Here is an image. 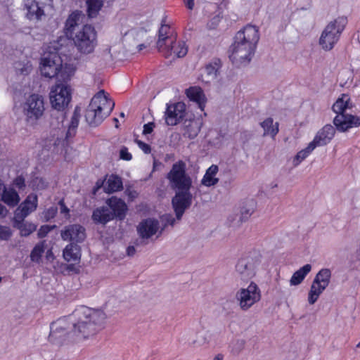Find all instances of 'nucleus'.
<instances>
[{
  "label": "nucleus",
  "instance_id": "1",
  "mask_svg": "<svg viewBox=\"0 0 360 360\" xmlns=\"http://www.w3.org/2000/svg\"><path fill=\"white\" fill-rule=\"evenodd\" d=\"M105 319L106 315L103 311L82 307L72 316L53 322L50 327L49 340L53 344H62L70 332L87 338L103 328Z\"/></svg>",
  "mask_w": 360,
  "mask_h": 360
},
{
  "label": "nucleus",
  "instance_id": "2",
  "mask_svg": "<svg viewBox=\"0 0 360 360\" xmlns=\"http://www.w3.org/2000/svg\"><path fill=\"white\" fill-rule=\"evenodd\" d=\"M49 98L51 104L55 110L51 112V124L59 129L65 120L63 110L71 100V89L66 84L57 82L51 87Z\"/></svg>",
  "mask_w": 360,
  "mask_h": 360
},
{
  "label": "nucleus",
  "instance_id": "3",
  "mask_svg": "<svg viewBox=\"0 0 360 360\" xmlns=\"http://www.w3.org/2000/svg\"><path fill=\"white\" fill-rule=\"evenodd\" d=\"M115 103L108 97L104 90L99 91L92 98L86 110L85 119L92 127L100 124L110 115Z\"/></svg>",
  "mask_w": 360,
  "mask_h": 360
},
{
  "label": "nucleus",
  "instance_id": "4",
  "mask_svg": "<svg viewBox=\"0 0 360 360\" xmlns=\"http://www.w3.org/2000/svg\"><path fill=\"white\" fill-rule=\"evenodd\" d=\"M349 98L343 94L333 105V110L337 114L333 124L339 131L345 132L350 128L360 126V117L347 112L349 108Z\"/></svg>",
  "mask_w": 360,
  "mask_h": 360
},
{
  "label": "nucleus",
  "instance_id": "5",
  "mask_svg": "<svg viewBox=\"0 0 360 360\" xmlns=\"http://www.w3.org/2000/svg\"><path fill=\"white\" fill-rule=\"evenodd\" d=\"M347 23V18L340 16L327 24L319 41V45L324 51H328L333 49L339 41Z\"/></svg>",
  "mask_w": 360,
  "mask_h": 360
},
{
  "label": "nucleus",
  "instance_id": "6",
  "mask_svg": "<svg viewBox=\"0 0 360 360\" xmlns=\"http://www.w3.org/2000/svg\"><path fill=\"white\" fill-rule=\"evenodd\" d=\"M170 188L176 191H190L192 179L186 172V165L179 160L175 162L167 175Z\"/></svg>",
  "mask_w": 360,
  "mask_h": 360
},
{
  "label": "nucleus",
  "instance_id": "7",
  "mask_svg": "<svg viewBox=\"0 0 360 360\" xmlns=\"http://www.w3.org/2000/svg\"><path fill=\"white\" fill-rule=\"evenodd\" d=\"M73 41L77 50L82 53H91L97 44L96 32L91 25H85L75 32Z\"/></svg>",
  "mask_w": 360,
  "mask_h": 360
},
{
  "label": "nucleus",
  "instance_id": "8",
  "mask_svg": "<svg viewBox=\"0 0 360 360\" xmlns=\"http://www.w3.org/2000/svg\"><path fill=\"white\" fill-rule=\"evenodd\" d=\"M331 275V270L328 268L321 269L316 274L308 292L307 300L309 304H314L328 286L330 282Z\"/></svg>",
  "mask_w": 360,
  "mask_h": 360
},
{
  "label": "nucleus",
  "instance_id": "9",
  "mask_svg": "<svg viewBox=\"0 0 360 360\" xmlns=\"http://www.w3.org/2000/svg\"><path fill=\"white\" fill-rule=\"evenodd\" d=\"M45 110L44 101L41 96L32 94L23 104V112L28 122H35L44 115Z\"/></svg>",
  "mask_w": 360,
  "mask_h": 360
},
{
  "label": "nucleus",
  "instance_id": "10",
  "mask_svg": "<svg viewBox=\"0 0 360 360\" xmlns=\"http://www.w3.org/2000/svg\"><path fill=\"white\" fill-rule=\"evenodd\" d=\"M240 308L243 311L248 310L261 299L260 290L253 282L246 288H240L236 295Z\"/></svg>",
  "mask_w": 360,
  "mask_h": 360
},
{
  "label": "nucleus",
  "instance_id": "11",
  "mask_svg": "<svg viewBox=\"0 0 360 360\" xmlns=\"http://www.w3.org/2000/svg\"><path fill=\"white\" fill-rule=\"evenodd\" d=\"M255 49V46L233 41L229 49V58L236 66L246 65L252 60Z\"/></svg>",
  "mask_w": 360,
  "mask_h": 360
},
{
  "label": "nucleus",
  "instance_id": "12",
  "mask_svg": "<svg viewBox=\"0 0 360 360\" xmlns=\"http://www.w3.org/2000/svg\"><path fill=\"white\" fill-rule=\"evenodd\" d=\"M260 264V259L258 256H247L240 259L236 265L237 276L242 281H246L252 278L258 266Z\"/></svg>",
  "mask_w": 360,
  "mask_h": 360
},
{
  "label": "nucleus",
  "instance_id": "13",
  "mask_svg": "<svg viewBox=\"0 0 360 360\" xmlns=\"http://www.w3.org/2000/svg\"><path fill=\"white\" fill-rule=\"evenodd\" d=\"M51 5L52 0H25L26 15L30 20H41Z\"/></svg>",
  "mask_w": 360,
  "mask_h": 360
},
{
  "label": "nucleus",
  "instance_id": "14",
  "mask_svg": "<svg viewBox=\"0 0 360 360\" xmlns=\"http://www.w3.org/2000/svg\"><path fill=\"white\" fill-rule=\"evenodd\" d=\"M162 229L160 230V224L157 219L148 218L141 221L137 226V232L141 238V243L148 244L149 239L159 233H162Z\"/></svg>",
  "mask_w": 360,
  "mask_h": 360
},
{
  "label": "nucleus",
  "instance_id": "15",
  "mask_svg": "<svg viewBox=\"0 0 360 360\" xmlns=\"http://www.w3.org/2000/svg\"><path fill=\"white\" fill-rule=\"evenodd\" d=\"M193 195L190 191H176L172 198V204L176 214L177 221H180L185 211L192 204Z\"/></svg>",
  "mask_w": 360,
  "mask_h": 360
},
{
  "label": "nucleus",
  "instance_id": "16",
  "mask_svg": "<svg viewBox=\"0 0 360 360\" xmlns=\"http://www.w3.org/2000/svg\"><path fill=\"white\" fill-rule=\"evenodd\" d=\"M60 236L63 240L70 241L71 243H82L86 238V230L80 224H69L61 230Z\"/></svg>",
  "mask_w": 360,
  "mask_h": 360
},
{
  "label": "nucleus",
  "instance_id": "17",
  "mask_svg": "<svg viewBox=\"0 0 360 360\" xmlns=\"http://www.w3.org/2000/svg\"><path fill=\"white\" fill-rule=\"evenodd\" d=\"M259 39L258 29L253 25H247L236 33L234 41L256 47Z\"/></svg>",
  "mask_w": 360,
  "mask_h": 360
},
{
  "label": "nucleus",
  "instance_id": "18",
  "mask_svg": "<svg viewBox=\"0 0 360 360\" xmlns=\"http://www.w3.org/2000/svg\"><path fill=\"white\" fill-rule=\"evenodd\" d=\"M60 66V58L56 54H51L48 57H44L40 67L41 75L49 78L57 77Z\"/></svg>",
  "mask_w": 360,
  "mask_h": 360
},
{
  "label": "nucleus",
  "instance_id": "19",
  "mask_svg": "<svg viewBox=\"0 0 360 360\" xmlns=\"http://www.w3.org/2000/svg\"><path fill=\"white\" fill-rule=\"evenodd\" d=\"M185 111L186 106L181 102L168 105L165 112V122L167 125L177 124L184 117Z\"/></svg>",
  "mask_w": 360,
  "mask_h": 360
},
{
  "label": "nucleus",
  "instance_id": "20",
  "mask_svg": "<svg viewBox=\"0 0 360 360\" xmlns=\"http://www.w3.org/2000/svg\"><path fill=\"white\" fill-rule=\"evenodd\" d=\"M37 207V197L34 194L29 195L25 200L15 210L13 219H25L34 212Z\"/></svg>",
  "mask_w": 360,
  "mask_h": 360
},
{
  "label": "nucleus",
  "instance_id": "21",
  "mask_svg": "<svg viewBox=\"0 0 360 360\" xmlns=\"http://www.w3.org/2000/svg\"><path fill=\"white\" fill-rule=\"evenodd\" d=\"M335 134V129L330 124H326L317 131L313 141L310 143L314 145L315 148L326 146L333 139Z\"/></svg>",
  "mask_w": 360,
  "mask_h": 360
},
{
  "label": "nucleus",
  "instance_id": "22",
  "mask_svg": "<svg viewBox=\"0 0 360 360\" xmlns=\"http://www.w3.org/2000/svg\"><path fill=\"white\" fill-rule=\"evenodd\" d=\"M170 27L168 25H162L159 30L157 47L162 54L168 55L169 51L167 49V44H172L175 39V36L169 34Z\"/></svg>",
  "mask_w": 360,
  "mask_h": 360
},
{
  "label": "nucleus",
  "instance_id": "23",
  "mask_svg": "<svg viewBox=\"0 0 360 360\" xmlns=\"http://www.w3.org/2000/svg\"><path fill=\"white\" fill-rule=\"evenodd\" d=\"M202 122L200 119L185 120L182 125V134L185 138L195 139L200 131Z\"/></svg>",
  "mask_w": 360,
  "mask_h": 360
},
{
  "label": "nucleus",
  "instance_id": "24",
  "mask_svg": "<svg viewBox=\"0 0 360 360\" xmlns=\"http://www.w3.org/2000/svg\"><path fill=\"white\" fill-rule=\"evenodd\" d=\"M108 207L112 212L113 218L117 217L120 219H124L127 210L125 202L116 197H112L107 200Z\"/></svg>",
  "mask_w": 360,
  "mask_h": 360
},
{
  "label": "nucleus",
  "instance_id": "25",
  "mask_svg": "<svg viewBox=\"0 0 360 360\" xmlns=\"http://www.w3.org/2000/svg\"><path fill=\"white\" fill-rule=\"evenodd\" d=\"M186 94L190 100L197 103L199 108L203 110L206 103V97L201 88L198 86L190 87L186 90Z\"/></svg>",
  "mask_w": 360,
  "mask_h": 360
},
{
  "label": "nucleus",
  "instance_id": "26",
  "mask_svg": "<svg viewBox=\"0 0 360 360\" xmlns=\"http://www.w3.org/2000/svg\"><path fill=\"white\" fill-rule=\"evenodd\" d=\"M167 49L169 51L168 55L163 54L166 58L172 56L182 58L187 54L188 47L184 41H176V39L172 44H167Z\"/></svg>",
  "mask_w": 360,
  "mask_h": 360
},
{
  "label": "nucleus",
  "instance_id": "27",
  "mask_svg": "<svg viewBox=\"0 0 360 360\" xmlns=\"http://www.w3.org/2000/svg\"><path fill=\"white\" fill-rule=\"evenodd\" d=\"M92 219L96 223L105 224L113 219L112 212L108 207H98L94 211Z\"/></svg>",
  "mask_w": 360,
  "mask_h": 360
},
{
  "label": "nucleus",
  "instance_id": "28",
  "mask_svg": "<svg viewBox=\"0 0 360 360\" xmlns=\"http://www.w3.org/2000/svg\"><path fill=\"white\" fill-rule=\"evenodd\" d=\"M63 257L68 262L77 263L80 260V248L77 244L70 243L63 250Z\"/></svg>",
  "mask_w": 360,
  "mask_h": 360
},
{
  "label": "nucleus",
  "instance_id": "29",
  "mask_svg": "<svg viewBox=\"0 0 360 360\" xmlns=\"http://www.w3.org/2000/svg\"><path fill=\"white\" fill-rule=\"evenodd\" d=\"M75 70V67L73 65L65 63L63 65L60 63L57 76L58 83L65 84L73 76Z\"/></svg>",
  "mask_w": 360,
  "mask_h": 360
},
{
  "label": "nucleus",
  "instance_id": "30",
  "mask_svg": "<svg viewBox=\"0 0 360 360\" xmlns=\"http://www.w3.org/2000/svg\"><path fill=\"white\" fill-rule=\"evenodd\" d=\"M146 34L143 30L131 31L127 34L126 41H129L131 39H134L133 46H136V51L139 52L143 49L146 48L148 45L145 42H142V38Z\"/></svg>",
  "mask_w": 360,
  "mask_h": 360
},
{
  "label": "nucleus",
  "instance_id": "31",
  "mask_svg": "<svg viewBox=\"0 0 360 360\" xmlns=\"http://www.w3.org/2000/svg\"><path fill=\"white\" fill-rule=\"evenodd\" d=\"M219 168L216 165H211L207 170L201 181V184L205 186L210 187L216 185L219 179L216 177Z\"/></svg>",
  "mask_w": 360,
  "mask_h": 360
},
{
  "label": "nucleus",
  "instance_id": "32",
  "mask_svg": "<svg viewBox=\"0 0 360 360\" xmlns=\"http://www.w3.org/2000/svg\"><path fill=\"white\" fill-rule=\"evenodd\" d=\"M13 226L20 231L22 236H27L33 233L37 226L32 223L25 221V219H13Z\"/></svg>",
  "mask_w": 360,
  "mask_h": 360
},
{
  "label": "nucleus",
  "instance_id": "33",
  "mask_svg": "<svg viewBox=\"0 0 360 360\" xmlns=\"http://www.w3.org/2000/svg\"><path fill=\"white\" fill-rule=\"evenodd\" d=\"M2 200L10 207L16 206L20 202V196L13 188H4L1 193Z\"/></svg>",
  "mask_w": 360,
  "mask_h": 360
},
{
  "label": "nucleus",
  "instance_id": "34",
  "mask_svg": "<svg viewBox=\"0 0 360 360\" xmlns=\"http://www.w3.org/2000/svg\"><path fill=\"white\" fill-rule=\"evenodd\" d=\"M311 265L307 264L297 271H296L292 276L290 280V285L296 286L300 285L305 278L306 276L311 271Z\"/></svg>",
  "mask_w": 360,
  "mask_h": 360
},
{
  "label": "nucleus",
  "instance_id": "35",
  "mask_svg": "<svg viewBox=\"0 0 360 360\" xmlns=\"http://www.w3.org/2000/svg\"><path fill=\"white\" fill-rule=\"evenodd\" d=\"M122 188V181L119 176L115 175L110 176L104 186L105 191L108 193L116 192Z\"/></svg>",
  "mask_w": 360,
  "mask_h": 360
},
{
  "label": "nucleus",
  "instance_id": "36",
  "mask_svg": "<svg viewBox=\"0 0 360 360\" xmlns=\"http://www.w3.org/2000/svg\"><path fill=\"white\" fill-rule=\"evenodd\" d=\"M81 14L78 11L73 12L70 15L65 22V29L68 33L72 34L78 30L79 21Z\"/></svg>",
  "mask_w": 360,
  "mask_h": 360
},
{
  "label": "nucleus",
  "instance_id": "37",
  "mask_svg": "<svg viewBox=\"0 0 360 360\" xmlns=\"http://www.w3.org/2000/svg\"><path fill=\"white\" fill-rule=\"evenodd\" d=\"M256 202L253 199L246 200L242 202L240 206L241 218L243 220L247 219L255 212Z\"/></svg>",
  "mask_w": 360,
  "mask_h": 360
},
{
  "label": "nucleus",
  "instance_id": "38",
  "mask_svg": "<svg viewBox=\"0 0 360 360\" xmlns=\"http://www.w3.org/2000/svg\"><path fill=\"white\" fill-rule=\"evenodd\" d=\"M86 12L90 18L96 17L103 6V0H86Z\"/></svg>",
  "mask_w": 360,
  "mask_h": 360
},
{
  "label": "nucleus",
  "instance_id": "39",
  "mask_svg": "<svg viewBox=\"0 0 360 360\" xmlns=\"http://www.w3.org/2000/svg\"><path fill=\"white\" fill-rule=\"evenodd\" d=\"M261 127L263 128L264 132V135H270L274 137L278 132V124L276 122L274 124L272 118H267L262 122H261Z\"/></svg>",
  "mask_w": 360,
  "mask_h": 360
},
{
  "label": "nucleus",
  "instance_id": "40",
  "mask_svg": "<svg viewBox=\"0 0 360 360\" xmlns=\"http://www.w3.org/2000/svg\"><path fill=\"white\" fill-rule=\"evenodd\" d=\"M218 74V69L213 65H208L205 67L201 75L202 81L205 83H210L215 80Z\"/></svg>",
  "mask_w": 360,
  "mask_h": 360
},
{
  "label": "nucleus",
  "instance_id": "41",
  "mask_svg": "<svg viewBox=\"0 0 360 360\" xmlns=\"http://www.w3.org/2000/svg\"><path fill=\"white\" fill-rule=\"evenodd\" d=\"M315 149L314 145L309 143L308 146L303 150L299 151L295 156L292 164L294 167L298 166L304 160H305Z\"/></svg>",
  "mask_w": 360,
  "mask_h": 360
},
{
  "label": "nucleus",
  "instance_id": "42",
  "mask_svg": "<svg viewBox=\"0 0 360 360\" xmlns=\"http://www.w3.org/2000/svg\"><path fill=\"white\" fill-rule=\"evenodd\" d=\"M15 69L18 74L22 75H28L32 68V64L30 62H16L15 63Z\"/></svg>",
  "mask_w": 360,
  "mask_h": 360
},
{
  "label": "nucleus",
  "instance_id": "43",
  "mask_svg": "<svg viewBox=\"0 0 360 360\" xmlns=\"http://www.w3.org/2000/svg\"><path fill=\"white\" fill-rule=\"evenodd\" d=\"M44 252L43 243H39L35 245L30 254L31 260L38 262L40 260L42 253Z\"/></svg>",
  "mask_w": 360,
  "mask_h": 360
},
{
  "label": "nucleus",
  "instance_id": "44",
  "mask_svg": "<svg viewBox=\"0 0 360 360\" xmlns=\"http://www.w3.org/2000/svg\"><path fill=\"white\" fill-rule=\"evenodd\" d=\"M79 115L77 113V110H75L68 127V134H71L72 131L75 130L79 124Z\"/></svg>",
  "mask_w": 360,
  "mask_h": 360
},
{
  "label": "nucleus",
  "instance_id": "45",
  "mask_svg": "<svg viewBox=\"0 0 360 360\" xmlns=\"http://www.w3.org/2000/svg\"><path fill=\"white\" fill-rule=\"evenodd\" d=\"M12 236V231L8 226L0 225V240H7Z\"/></svg>",
  "mask_w": 360,
  "mask_h": 360
},
{
  "label": "nucleus",
  "instance_id": "46",
  "mask_svg": "<svg viewBox=\"0 0 360 360\" xmlns=\"http://www.w3.org/2000/svg\"><path fill=\"white\" fill-rule=\"evenodd\" d=\"M245 341L244 340H236L232 346V352L234 354H238L245 347Z\"/></svg>",
  "mask_w": 360,
  "mask_h": 360
},
{
  "label": "nucleus",
  "instance_id": "47",
  "mask_svg": "<svg viewBox=\"0 0 360 360\" xmlns=\"http://www.w3.org/2000/svg\"><path fill=\"white\" fill-rule=\"evenodd\" d=\"M120 158L122 160L129 161L132 158L131 154L128 151V148L125 146H122L120 151Z\"/></svg>",
  "mask_w": 360,
  "mask_h": 360
},
{
  "label": "nucleus",
  "instance_id": "48",
  "mask_svg": "<svg viewBox=\"0 0 360 360\" xmlns=\"http://www.w3.org/2000/svg\"><path fill=\"white\" fill-rule=\"evenodd\" d=\"M162 221L165 223V226L171 225L174 226L176 222V219H174L172 214H166L162 216L161 217Z\"/></svg>",
  "mask_w": 360,
  "mask_h": 360
},
{
  "label": "nucleus",
  "instance_id": "49",
  "mask_svg": "<svg viewBox=\"0 0 360 360\" xmlns=\"http://www.w3.org/2000/svg\"><path fill=\"white\" fill-rule=\"evenodd\" d=\"M136 143H137V145L139 146V147L146 153V154H148L150 153V150H151V148H150V146L140 141V140H136L135 141Z\"/></svg>",
  "mask_w": 360,
  "mask_h": 360
},
{
  "label": "nucleus",
  "instance_id": "50",
  "mask_svg": "<svg viewBox=\"0 0 360 360\" xmlns=\"http://www.w3.org/2000/svg\"><path fill=\"white\" fill-rule=\"evenodd\" d=\"M52 229V227H51L49 225H44L41 226L38 231V236L39 238H44L46 236V234L50 232Z\"/></svg>",
  "mask_w": 360,
  "mask_h": 360
},
{
  "label": "nucleus",
  "instance_id": "51",
  "mask_svg": "<svg viewBox=\"0 0 360 360\" xmlns=\"http://www.w3.org/2000/svg\"><path fill=\"white\" fill-rule=\"evenodd\" d=\"M154 127L155 124L153 122H149L148 124H144L143 134L145 135L150 134L153 131Z\"/></svg>",
  "mask_w": 360,
  "mask_h": 360
},
{
  "label": "nucleus",
  "instance_id": "52",
  "mask_svg": "<svg viewBox=\"0 0 360 360\" xmlns=\"http://www.w3.org/2000/svg\"><path fill=\"white\" fill-rule=\"evenodd\" d=\"M14 184L19 188L25 186V180L22 177L18 176L14 181Z\"/></svg>",
  "mask_w": 360,
  "mask_h": 360
},
{
  "label": "nucleus",
  "instance_id": "53",
  "mask_svg": "<svg viewBox=\"0 0 360 360\" xmlns=\"http://www.w3.org/2000/svg\"><path fill=\"white\" fill-rule=\"evenodd\" d=\"M59 205L60 207V212L65 214H68L69 209L66 207L63 200H60L59 202Z\"/></svg>",
  "mask_w": 360,
  "mask_h": 360
},
{
  "label": "nucleus",
  "instance_id": "54",
  "mask_svg": "<svg viewBox=\"0 0 360 360\" xmlns=\"http://www.w3.org/2000/svg\"><path fill=\"white\" fill-rule=\"evenodd\" d=\"M8 214V210L6 207L3 205L2 204H0V218L5 217Z\"/></svg>",
  "mask_w": 360,
  "mask_h": 360
},
{
  "label": "nucleus",
  "instance_id": "55",
  "mask_svg": "<svg viewBox=\"0 0 360 360\" xmlns=\"http://www.w3.org/2000/svg\"><path fill=\"white\" fill-rule=\"evenodd\" d=\"M184 1L188 9L192 10L193 8L194 0H184Z\"/></svg>",
  "mask_w": 360,
  "mask_h": 360
},
{
  "label": "nucleus",
  "instance_id": "56",
  "mask_svg": "<svg viewBox=\"0 0 360 360\" xmlns=\"http://www.w3.org/2000/svg\"><path fill=\"white\" fill-rule=\"evenodd\" d=\"M128 196L131 199H134L138 196V193L135 191H127Z\"/></svg>",
  "mask_w": 360,
  "mask_h": 360
},
{
  "label": "nucleus",
  "instance_id": "57",
  "mask_svg": "<svg viewBox=\"0 0 360 360\" xmlns=\"http://www.w3.org/2000/svg\"><path fill=\"white\" fill-rule=\"evenodd\" d=\"M135 248L134 246H129L127 249V252L129 256H133L135 254Z\"/></svg>",
  "mask_w": 360,
  "mask_h": 360
},
{
  "label": "nucleus",
  "instance_id": "58",
  "mask_svg": "<svg viewBox=\"0 0 360 360\" xmlns=\"http://www.w3.org/2000/svg\"><path fill=\"white\" fill-rule=\"evenodd\" d=\"M56 210L54 208L49 209L47 211V214H49V217H53L54 214H56Z\"/></svg>",
  "mask_w": 360,
  "mask_h": 360
},
{
  "label": "nucleus",
  "instance_id": "59",
  "mask_svg": "<svg viewBox=\"0 0 360 360\" xmlns=\"http://www.w3.org/2000/svg\"><path fill=\"white\" fill-rule=\"evenodd\" d=\"M214 360H223V355L221 354H217L214 358Z\"/></svg>",
  "mask_w": 360,
  "mask_h": 360
},
{
  "label": "nucleus",
  "instance_id": "60",
  "mask_svg": "<svg viewBox=\"0 0 360 360\" xmlns=\"http://www.w3.org/2000/svg\"><path fill=\"white\" fill-rule=\"evenodd\" d=\"M213 20L214 21V22L218 23L219 21V18L218 17H214L213 18Z\"/></svg>",
  "mask_w": 360,
  "mask_h": 360
},
{
  "label": "nucleus",
  "instance_id": "61",
  "mask_svg": "<svg viewBox=\"0 0 360 360\" xmlns=\"http://www.w3.org/2000/svg\"><path fill=\"white\" fill-rule=\"evenodd\" d=\"M120 117H124V112H121L120 113Z\"/></svg>",
  "mask_w": 360,
  "mask_h": 360
},
{
  "label": "nucleus",
  "instance_id": "62",
  "mask_svg": "<svg viewBox=\"0 0 360 360\" xmlns=\"http://www.w3.org/2000/svg\"><path fill=\"white\" fill-rule=\"evenodd\" d=\"M113 120H114V122H115V123H117V122H118V120H117V118H114V119H113Z\"/></svg>",
  "mask_w": 360,
  "mask_h": 360
},
{
  "label": "nucleus",
  "instance_id": "63",
  "mask_svg": "<svg viewBox=\"0 0 360 360\" xmlns=\"http://www.w3.org/2000/svg\"><path fill=\"white\" fill-rule=\"evenodd\" d=\"M357 348H360V342L356 345Z\"/></svg>",
  "mask_w": 360,
  "mask_h": 360
},
{
  "label": "nucleus",
  "instance_id": "64",
  "mask_svg": "<svg viewBox=\"0 0 360 360\" xmlns=\"http://www.w3.org/2000/svg\"><path fill=\"white\" fill-rule=\"evenodd\" d=\"M130 51H132V52H136V51L134 50L133 49H130Z\"/></svg>",
  "mask_w": 360,
  "mask_h": 360
}]
</instances>
